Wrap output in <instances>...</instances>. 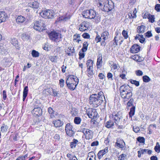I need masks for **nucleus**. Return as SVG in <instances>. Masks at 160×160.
<instances>
[{
  "label": "nucleus",
  "instance_id": "nucleus-3",
  "mask_svg": "<svg viewBox=\"0 0 160 160\" xmlns=\"http://www.w3.org/2000/svg\"><path fill=\"white\" fill-rule=\"evenodd\" d=\"M121 97L126 101L129 100L132 96V88L128 85H123L119 88Z\"/></svg>",
  "mask_w": 160,
  "mask_h": 160
},
{
  "label": "nucleus",
  "instance_id": "nucleus-1",
  "mask_svg": "<svg viewBox=\"0 0 160 160\" xmlns=\"http://www.w3.org/2000/svg\"><path fill=\"white\" fill-rule=\"evenodd\" d=\"M127 115L126 117H127ZM112 118L114 120V122L120 128H122L125 127L127 117L123 118L122 112H119L117 113L113 112L112 114Z\"/></svg>",
  "mask_w": 160,
  "mask_h": 160
},
{
  "label": "nucleus",
  "instance_id": "nucleus-46",
  "mask_svg": "<svg viewBox=\"0 0 160 160\" xmlns=\"http://www.w3.org/2000/svg\"><path fill=\"white\" fill-rule=\"evenodd\" d=\"M13 139L14 141H17L19 139V136L17 133L12 135Z\"/></svg>",
  "mask_w": 160,
  "mask_h": 160
},
{
  "label": "nucleus",
  "instance_id": "nucleus-63",
  "mask_svg": "<svg viewBox=\"0 0 160 160\" xmlns=\"http://www.w3.org/2000/svg\"><path fill=\"white\" fill-rule=\"evenodd\" d=\"M98 76L99 78L101 79H103L105 77L104 75L102 73H100Z\"/></svg>",
  "mask_w": 160,
  "mask_h": 160
},
{
  "label": "nucleus",
  "instance_id": "nucleus-40",
  "mask_svg": "<svg viewBox=\"0 0 160 160\" xmlns=\"http://www.w3.org/2000/svg\"><path fill=\"white\" fill-rule=\"evenodd\" d=\"M126 157L125 154H122L118 157V160H126Z\"/></svg>",
  "mask_w": 160,
  "mask_h": 160
},
{
  "label": "nucleus",
  "instance_id": "nucleus-55",
  "mask_svg": "<svg viewBox=\"0 0 160 160\" xmlns=\"http://www.w3.org/2000/svg\"><path fill=\"white\" fill-rule=\"evenodd\" d=\"M82 37L85 38H90V36L89 34L88 33H84L82 35Z\"/></svg>",
  "mask_w": 160,
  "mask_h": 160
},
{
  "label": "nucleus",
  "instance_id": "nucleus-4",
  "mask_svg": "<svg viewBox=\"0 0 160 160\" xmlns=\"http://www.w3.org/2000/svg\"><path fill=\"white\" fill-rule=\"evenodd\" d=\"M102 92H100L98 94H94L91 95V105L94 107H97L100 105L102 100Z\"/></svg>",
  "mask_w": 160,
  "mask_h": 160
},
{
  "label": "nucleus",
  "instance_id": "nucleus-12",
  "mask_svg": "<svg viewBox=\"0 0 160 160\" xmlns=\"http://www.w3.org/2000/svg\"><path fill=\"white\" fill-rule=\"evenodd\" d=\"M73 127L70 123H68L65 127V131L67 134L71 137L74 134V132L72 130Z\"/></svg>",
  "mask_w": 160,
  "mask_h": 160
},
{
  "label": "nucleus",
  "instance_id": "nucleus-32",
  "mask_svg": "<svg viewBox=\"0 0 160 160\" xmlns=\"http://www.w3.org/2000/svg\"><path fill=\"white\" fill-rule=\"evenodd\" d=\"M145 27L144 25H141L138 27V30L139 33H143L144 32Z\"/></svg>",
  "mask_w": 160,
  "mask_h": 160
},
{
  "label": "nucleus",
  "instance_id": "nucleus-35",
  "mask_svg": "<svg viewBox=\"0 0 160 160\" xmlns=\"http://www.w3.org/2000/svg\"><path fill=\"white\" fill-rule=\"evenodd\" d=\"M148 18V19L149 21L151 23H153L155 21L154 16L153 15L149 14Z\"/></svg>",
  "mask_w": 160,
  "mask_h": 160
},
{
  "label": "nucleus",
  "instance_id": "nucleus-15",
  "mask_svg": "<svg viewBox=\"0 0 160 160\" xmlns=\"http://www.w3.org/2000/svg\"><path fill=\"white\" fill-rule=\"evenodd\" d=\"M140 47L137 44L133 45L130 49V52L133 53H136L140 50Z\"/></svg>",
  "mask_w": 160,
  "mask_h": 160
},
{
  "label": "nucleus",
  "instance_id": "nucleus-57",
  "mask_svg": "<svg viewBox=\"0 0 160 160\" xmlns=\"http://www.w3.org/2000/svg\"><path fill=\"white\" fill-rule=\"evenodd\" d=\"M155 9L158 12H160V4H157L155 6Z\"/></svg>",
  "mask_w": 160,
  "mask_h": 160
},
{
  "label": "nucleus",
  "instance_id": "nucleus-23",
  "mask_svg": "<svg viewBox=\"0 0 160 160\" xmlns=\"http://www.w3.org/2000/svg\"><path fill=\"white\" fill-rule=\"evenodd\" d=\"M78 142V141L77 140L73 139L72 142L70 143V146L71 148H75Z\"/></svg>",
  "mask_w": 160,
  "mask_h": 160
},
{
  "label": "nucleus",
  "instance_id": "nucleus-6",
  "mask_svg": "<svg viewBox=\"0 0 160 160\" xmlns=\"http://www.w3.org/2000/svg\"><path fill=\"white\" fill-rule=\"evenodd\" d=\"M49 38L52 40L58 42L61 41L62 38V34L58 32L55 31H51L48 34Z\"/></svg>",
  "mask_w": 160,
  "mask_h": 160
},
{
  "label": "nucleus",
  "instance_id": "nucleus-64",
  "mask_svg": "<svg viewBox=\"0 0 160 160\" xmlns=\"http://www.w3.org/2000/svg\"><path fill=\"white\" fill-rule=\"evenodd\" d=\"M48 112L50 114L52 113H55V111L51 108H48Z\"/></svg>",
  "mask_w": 160,
  "mask_h": 160
},
{
  "label": "nucleus",
  "instance_id": "nucleus-18",
  "mask_svg": "<svg viewBox=\"0 0 160 160\" xmlns=\"http://www.w3.org/2000/svg\"><path fill=\"white\" fill-rule=\"evenodd\" d=\"M108 147H106L103 150H100L98 154V158L100 159L102 156L108 152Z\"/></svg>",
  "mask_w": 160,
  "mask_h": 160
},
{
  "label": "nucleus",
  "instance_id": "nucleus-19",
  "mask_svg": "<svg viewBox=\"0 0 160 160\" xmlns=\"http://www.w3.org/2000/svg\"><path fill=\"white\" fill-rule=\"evenodd\" d=\"M102 57L101 54H99L98 56V58L97 63V68H99L101 67V64L102 62Z\"/></svg>",
  "mask_w": 160,
  "mask_h": 160
},
{
  "label": "nucleus",
  "instance_id": "nucleus-7",
  "mask_svg": "<svg viewBox=\"0 0 160 160\" xmlns=\"http://www.w3.org/2000/svg\"><path fill=\"white\" fill-rule=\"evenodd\" d=\"M41 16L45 18H53L55 15V13L52 10L42 11L40 13Z\"/></svg>",
  "mask_w": 160,
  "mask_h": 160
},
{
  "label": "nucleus",
  "instance_id": "nucleus-52",
  "mask_svg": "<svg viewBox=\"0 0 160 160\" xmlns=\"http://www.w3.org/2000/svg\"><path fill=\"white\" fill-rule=\"evenodd\" d=\"M139 56L137 54H135L132 56L131 58L136 61H138Z\"/></svg>",
  "mask_w": 160,
  "mask_h": 160
},
{
  "label": "nucleus",
  "instance_id": "nucleus-51",
  "mask_svg": "<svg viewBox=\"0 0 160 160\" xmlns=\"http://www.w3.org/2000/svg\"><path fill=\"white\" fill-rule=\"evenodd\" d=\"M135 73L137 76H141L143 74L142 72L140 70H137L136 71Z\"/></svg>",
  "mask_w": 160,
  "mask_h": 160
},
{
  "label": "nucleus",
  "instance_id": "nucleus-27",
  "mask_svg": "<svg viewBox=\"0 0 160 160\" xmlns=\"http://www.w3.org/2000/svg\"><path fill=\"white\" fill-rule=\"evenodd\" d=\"M30 7L34 8H37L39 7V3L37 2H34L32 3H29Z\"/></svg>",
  "mask_w": 160,
  "mask_h": 160
},
{
  "label": "nucleus",
  "instance_id": "nucleus-50",
  "mask_svg": "<svg viewBox=\"0 0 160 160\" xmlns=\"http://www.w3.org/2000/svg\"><path fill=\"white\" fill-rule=\"evenodd\" d=\"M59 85L61 88H63L64 86V81L63 79H60L59 80Z\"/></svg>",
  "mask_w": 160,
  "mask_h": 160
},
{
  "label": "nucleus",
  "instance_id": "nucleus-42",
  "mask_svg": "<svg viewBox=\"0 0 160 160\" xmlns=\"http://www.w3.org/2000/svg\"><path fill=\"white\" fill-rule=\"evenodd\" d=\"M28 92V88L27 86H25L23 90V95L27 96Z\"/></svg>",
  "mask_w": 160,
  "mask_h": 160
},
{
  "label": "nucleus",
  "instance_id": "nucleus-20",
  "mask_svg": "<svg viewBox=\"0 0 160 160\" xmlns=\"http://www.w3.org/2000/svg\"><path fill=\"white\" fill-rule=\"evenodd\" d=\"M53 124L55 127H58L61 126L63 124V122L60 120L58 119L55 121H53Z\"/></svg>",
  "mask_w": 160,
  "mask_h": 160
},
{
  "label": "nucleus",
  "instance_id": "nucleus-8",
  "mask_svg": "<svg viewBox=\"0 0 160 160\" xmlns=\"http://www.w3.org/2000/svg\"><path fill=\"white\" fill-rule=\"evenodd\" d=\"M45 24L43 21L39 20L36 21L34 23L33 28L37 31L39 32L43 31L45 29Z\"/></svg>",
  "mask_w": 160,
  "mask_h": 160
},
{
  "label": "nucleus",
  "instance_id": "nucleus-61",
  "mask_svg": "<svg viewBox=\"0 0 160 160\" xmlns=\"http://www.w3.org/2000/svg\"><path fill=\"white\" fill-rule=\"evenodd\" d=\"M3 93V99L4 100L6 99L7 98L6 92L5 90H3L2 92Z\"/></svg>",
  "mask_w": 160,
  "mask_h": 160
},
{
  "label": "nucleus",
  "instance_id": "nucleus-24",
  "mask_svg": "<svg viewBox=\"0 0 160 160\" xmlns=\"http://www.w3.org/2000/svg\"><path fill=\"white\" fill-rule=\"evenodd\" d=\"M83 16L85 18H89L90 10L84 11L82 13Z\"/></svg>",
  "mask_w": 160,
  "mask_h": 160
},
{
  "label": "nucleus",
  "instance_id": "nucleus-56",
  "mask_svg": "<svg viewBox=\"0 0 160 160\" xmlns=\"http://www.w3.org/2000/svg\"><path fill=\"white\" fill-rule=\"evenodd\" d=\"M98 141H95L92 142L91 144V146H97L98 145Z\"/></svg>",
  "mask_w": 160,
  "mask_h": 160
},
{
  "label": "nucleus",
  "instance_id": "nucleus-54",
  "mask_svg": "<svg viewBox=\"0 0 160 160\" xmlns=\"http://www.w3.org/2000/svg\"><path fill=\"white\" fill-rule=\"evenodd\" d=\"M50 60L52 62H57V59L56 58V57L54 56H50L49 58Z\"/></svg>",
  "mask_w": 160,
  "mask_h": 160
},
{
  "label": "nucleus",
  "instance_id": "nucleus-53",
  "mask_svg": "<svg viewBox=\"0 0 160 160\" xmlns=\"http://www.w3.org/2000/svg\"><path fill=\"white\" fill-rule=\"evenodd\" d=\"M81 52V51H80L79 53V59H81L82 58H83L85 56L84 54V52Z\"/></svg>",
  "mask_w": 160,
  "mask_h": 160
},
{
  "label": "nucleus",
  "instance_id": "nucleus-47",
  "mask_svg": "<svg viewBox=\"0 0 160 160\" xmlns=\"http://www.w3.org/2000/svg\"><path fill=\"white\" fill-rule=\"evenodd\" d=\"M96 157L93 152H91V160H96Z\"/></svg>",
  "mask_w": 160,
  "mask_h": 160
},
{
  "label": "nucleus",
  "instance_id": "nucleus-45",
  "mask_svg": "<svg viewBox=\"0 0 160 160\" xmlns=\"http://www.w3.org/2000/svg\"><path fill=\"white\" fill-rule=\"evenodd\" d=\"M122 34L125 39H126L128 38V32L126 31L123 30L122 32Z\"/></svg>",
  "mask_w": 160,
  "mask_h": 160
},
{
  "label": "nucleus",
  "instance_id": "nucleus-58",
  "mask_svg": "<svg viewBox=\"0 0 160 160\" xmlns=\"http://www.w3.org/2000/svg\"><path fill=\"white\" fill-rule=\"evenodd\" d=\"M146 36L148 38H150L152 36V34L151 31H148L146 33Z\"/></svg>",
  "mask_w": 160,
  "mask_h": 160
},
{
  "label": "nucleus",
  "instance_id": "nucleus-11",
  "mask_svg": "<svg viewBox=\"0 0 160 160\" xmlns=\"http://www.w3.org/2000/svg\"><path fill=\"white\" fill-rule=\"evenodd\" d=\"M84 133L85 139L84 140V142L87 146H89L90 139V130L89 129H85Z\"/></svg>",
  "mask_w": 160,
  "mask_h": 160
},
{
  "label": "nucleus",
  "instance_id": "nucleus-38",
  "mask_svg": "<svg viewBox=\"0 0 160 160\" xmlns=\"http://www.w3.org/2000/svg\"><path fill=\"white\" fill-rule=\"evenodd\" d=\"M143 81L145 82H148L150 81L151 79L147 75L144 76L142 77Z\"/></svg>",
  "mask_w": 160,
  "mask_h": 160
},
{
  "label": "nucleus",
  "instance_id": "nucleus-48",
  "mask_svg": "<svg viewBox=\"0 0 160 160\" xmlns=\"http://www.w3.org/2000/svg\"><path fill=\"white\" fill-rule=\"evenodd\" d=\"M8 128V127L7 125L2 126L1 127V131L2 132L6 131L7 130Z\"/></svg>",
  "mask_w": 160,
  "mask_h": 160
},
{
  "label": "nucleus",
  "instance_id": "nucleus-26",
  "mask_svg": "<svg viewBox=\"0 0 160 160\" xmlns=\"http://www.w3.org/2000/svg\"><path fill=\"white\" fill-rule=\"evenodd\" d=\"M11 43L12 44L15 46L17 49H18L19 47L18 46V41L17 39L13 38L12 39Z\"/></svg>",
  "mask_w": 160,
  "mask_h": 160
},
{
  "label": "nucleus",
  "instance_id": "nucleus-2",
  "mask_svg": "<svg viewBox=\"0 0 160 160\" xmlns=\"http://www.w3.org/2000/svg\"><path fill=\"white\" fill-rule=\"evenodd\" d=\"M97 5L102 11L108 12L114 8V4L111 0H98Z\"/></svg>",
  "mask_w": 160,
  "mask_h": 160
},
{
  "label": "nucleus",
  "instance_id": "nucleus-21",
  "mask_svg": "<svg viewBox=\"0 0 160 160\" xmlns=\"http://www.w3.org/2000/svg\"><path fill=\"white\" fill-rule=\"evenodd\" d=\"M8 53L7 50L5 46L0 45V54L2 55H5Z\"/></svg>",
  "mask_w": 160,
  "mask_h": 160
},
{
  "label": "nucleus",
  "instance_id": "nucleus-9",
  "mask_svg": "<svg viewBox=\"0 0 160 160\" xmlns=\"http://www.w3.org/2000/svg\"><path fill=\"white\" fill-rule=\"evenodd\" d=\"M79 80L78 78L75 76L73 75H69L68 76V77L66 80V83L72 84L74 83L75 87L78 84Z\"/></svg>",
  "mask_w": 160,
  "mask_h": 160
},
{
  "label": "nucleus",
  "instance_id": "nucleus-31",
  "mask_svg": "<svg viewBox=\"0 0 160 160\" xmlns=\"http://www.w3.org/2000/svg\"><path fill=\"white\" fill-rule=\"evenodd\" d=\"M32 55V57L34 58L38 57L39 56V53L38 52L35 50H32L31 52Z\"/></svg>",
  "mask_w": 160,
  "mask_h": 160
},
{
  "label": "nucleus",
  "instance_id": "nucleus-59",
  "mask_svg": "<svg viewBox=\"0 0 160 160\" xmlns=\"http://www.w3.org/2000/svg\"><path fill=\"white\" fill-rule=\"evenodd\" d=\"M154 149L156 152L158 153L159 152H160V146L158 145V146H155Z\"/></svg>",
  "mask_w": 160,
  "mask_h": 160
},
{
  "label": "nucleus",
  "instance_id": "nucleus-13",
  "mask_svg": "<svg viewBox=\"0 0 160 160\" xmlns=\"http://www.w3.org/2000/svg\"><path fill=\"white\" fill-rule=\"evenodd\" d=\"M109 35V33L107 31H105L102 33L101 36L102 40L101 43V45H102L104 46L105 45L106 43L105 42V41L108 39Z\"/></svg>",
  "mask_w": 160,
  "mask_h": 160
},
{
  "label": "nucleus",
  "instance_id": "nucleus-49",
  "mask_svg": "<svg viewBox=\"0 0 160 160\" xmlns=\"http://www.w3.org/2000/svg\"><path fill=\"white\" fill-rule=\"evenodd\" d=\"M133 131L136 133L138 132L140 130L139 127L137 126H133Z\"/></svg>",
  "mask_w": 160,
  "mask_h": 160
},
{
  "label": "nucleus",
  "instance_id": "nucleus-36",
  "mask_svg": "<svg viewBox=\"0 0 160 160\" xmlns=\"http://www.w3.org/2000/svg\"><path fill=\"white\" fill-rule=\"evenodd\" d=\"M142 154L148 153V154L150 155L152 153V151L150 150L146 149H142Z\"/></svg>",
  "mask_w": 160,
  "mask_h": 160
},
{
  "label": "nucleus",
  "instance_id": "nucleus-17",
  "mask_svg": "<svg viewBox=\"0 0 160 160\" xmlns=\"http://www.w3.org/2000/svg\"><path fill=\"white\" fill-rule=\"evenodd\" d=\"M116 144L118 147L122 148L125 145V143L122 139L118 138L117 139Z\"/></svg>",
  "mask_w": 160,
  "mask_h": 160
},
{
  "label": "nucleus",
  "instance_id": "nucleus-43",
  "mask_svg": "<svg viewBox=\"0 0 160 160\" xmlns=\"http://www.w3.org/2000/svg\"><path fill=\"white\" fill-rule=\"evenodd\" d=\"M130 82L132 84H134L137 86H138L139 85V82L135 80H131L130 81Z\"/></svg>",
  "mask_w": 160,
  "mask_h": 160
},
{
  "label": "nucleus",
  "instance_id": "nucleus-60",
  "mask_svg": "<svg viewBox=\"0 0 160 160\" xmlns=\"http://www.w3.org/2000/svg\"><path fill=\"white\" fill-rule=\"evenodd\" d=\"M102 40L101 37H100L99 35L97 36L95 38V41L97 42H98L101 41Z\"/></svg>",
  "mask_w": 160,
  "mask_h": 160
},
{
  "label": "nucleus",
  "instance_id": "nucleus-5",
  "mask_svg": "<svg viewBox=\"0 0 160 160\" xmlns=\"http://www.w3.org/2000/svg\"><path fill=\"white\" fill-rule=\"evenodd\" d=\"M98 115L96 110L92 109L91 113V125L92 127H97L98 126V122L96 121L98 118Z\"/></svg>",
  "mask_w": 160,
  "mask_h": 160
},
{
  "label": "nucleus",
  "instance_id": "nucleus-14",
  "mask_svg": "<svg viewBox=\"0 0 160 160\" xmlns=\"http://www.w3.org/2000/svg\"><path fill=\"white\" fill-rule=\"evenodd\" d=\"M32 112L35 116H40L42 115V111L40 108H35L32 110Z\"/></svg>",
  "mask_w": 160,
  "mask_h": 160
},
{
  "label": "nucleus",
  "instance_id": "nucleus-33",
  "mask_svg": "<svg viewBox=\"0 0 160 160\" xmlns=\"http://www.w3.org/2000/svg\"><path fill=\"white\" fill-rule=\"evenodd\" d=\"M67 85V87L68 88L71 89V90H73L75 89L76 87L75 86V85L74 84V83L72 84L71 83H66Z\"/></svg>",
  "mask_w": 160,
  "mask_h": 160
},
{
  "label": "nucleus",
  "instance_id": "nucleus-41",
  "mask_svg": "<svg viewBox=\"0 0 160 160\" xmlns=\"http://www.w3.org/2000/svg\"><path fill=\"white\" fill-rule=\"evenodd\" d=\"M136 15L134 12H133L132 13L129 12L128 13V18L130 19L136 18Z\"/></svg>",
  "mask_w": 160,
  "mask_h": 160
},
{
  "label": "nucleus",
  "instance_id": "nucleus-34",
  "mask_svg": "<svg viewBox=\"0 0 160 160\" xmlns=\"http://www.w3.org/2000/svg\"><path fill=\"white\" fill-rule=\"evenodd\" d=\"M137 141L140 143H145V139L144 137H139L137 138Z\"/></svg>",
  "mask_w": 160,
  "mask_h": 160
},
{
  "label": "nucleus",
  "instance_id": "nucleus-44",
  "mask_svg": "<svg viewBox=\"0 0 160 160\" xmlns=\"http://www.w3.org/2000/svg\"><path fill=\"white\" fill-rule=\"evenodd\" d=\"M133 99L132 98H131L130 99L127 103V106L128 107H130L132 105L133 102Z\"/></svg>",
  "mask_w": 160,
  "mask_h": 160
},
{
  "label": "nucleus",
  "instance_id": "nucleus-37",
  "mask_svg": "<svg viewBox=\"0 0 160 160\" xmlns=\"http://www.w3.org/2000/svg\"><path fill=\"white\" fill-rule=\"evenodd\" d=\"M21 37L23 40H28L29 38V36L28 34L23 33Z\"/></svg>",
  "mask_w": 160,
  "mask_h": 160
},
{
  "label": "nucleus",
  "instance_id": "nucleus-22",
  "mask_svg": "<svg viewBox=\"0 0 160 160\" xmlns=\"http://www.w3.org/2000/svg\"><path fill=\"white\" fill-rule=\"evenodd\" d=\"M25 20V18L22 16H18L16 19V22L17 23H22Z\"/></svg>",
  "mask_w": 160,
  "mask_h": 160
},
{
  "label": "nucleus",
  "instance_id": "nucleus-28",
  "mask_svg": "<svg viewBox=\"0 0 160 160\" xmlns=\"http://www.w3.org/2000/svg\"><path fill=\"white\" fill-rule=\"evenodd\" d=\"M114 122L110 120L106 123L105 127L108 128H109L113 126Z\"/></svg>",
  "mask_w": 160,
  "mask_h": 160
},
{
  "label": "nucleus",
  "instance_id": "nucleus-30",
  "mask_svg": "<svg viewBox=\"0 0 160 160\" xmlns=\"http://www.w3.org/2000/svg\"><path fill=\"white\" fill-rule=\"evenodd\" d=\"M135 109V107L133 106L131 108L130 111L129 112V116L130 118H132V117L134 114Z\"/></svg>",
  "mask_w": 160,
  "mask_h": 160
},
{
  "label": "nucleus",
  "instance_id": "nucleus-25",
  "mask_svg": "<svg viewBox=\"0 0 160 160\" xmlns=\"http://www.w3.org/2000/svg\"><path fill=\"white\" fill-rule=\"evenodd\" d=\"M86 64L87 65L88 69L87 71L86 72V73L87 75L89 77V75H90V59H88L87 61Z\"/></svg>",
  "mask_w": 160,
  "mask_h": 160
},
{
  "label": "nucleus",
  "instance_id": "nucleus-16",
  "mask_svg": "<svg viewBox=\"0 0 160 160\" xmlns=\"http://www.w3.org/2000/svg\"><path fill=\"white\" fill-rule=\"evenodd\" d=\"M8 19V15L4 11L0 12V23L5 22Z\"/></svg>",
  "mask_w": 160,
  "mask_h": 160
},
{
  "label": "nucleus",
  "instance_id": "nucleus-39",
  "mask_svg": "<svg viewBox=\"0 0 160 160\" xmlns=\"http://www.w3.org/2000/svg\"><path fill=\"white\" fill-rule=\"evenodd\" d=\"M81 121V118L79 117H75L74 119V123L77 124H79Z\"/></svg>",
  "mask_w": 160,
  "mask_h": 160
},
{
  "label": "nucleus",
  "instance_id": "nucleus-62",
  "mask_svg": "<svg viewBox=\"0 0 160 160\" xmlns=\"http://www.w3.org/2000/svg\"><path fill=\"white\" fill-rule=\"evenodd\" d=\"M83 26H84L86 28V30L88 29V28H89V27H88L87 23H86V22H83L81 24V27H82Z\"/></svg>",
  "mask_w": 160,
  "mask_h": 160
},
{
  "label": "nucleus",
  "instance_id": "nucleus-10",
  "mask_svg": "<svg viewBox=\"0 0 160 160\" xmlns=\"http://www.w3.org/2000/svg\"><path fill=\"white\" fill-rule=\"evenodd\" d=\"M100 18L99 14L97 13L94 10L91 9V21L95 23H98L100 21Z\"/></svg>",
  "mask_w": 160,
  "mask_h": 160
},
{
  "label": "nucleus",
  "instance_id": "nucleus-29",
  "mask_svg": "<svg viewBox=\"0 0 160 160\" xmlns=\"http://www.w3.org/2000/svg\"><path fill=\"white\" fill-rule=\"evenodd\" d=\"M89 44L87 42H85L83 44L82 48V52H84L87 51V48Z\"/></svg>",
  "mask_w": 160,
  "mask_h": 160
}]
</instances>
